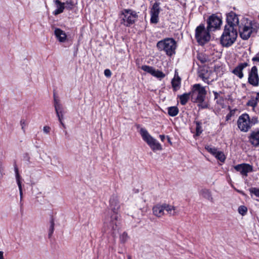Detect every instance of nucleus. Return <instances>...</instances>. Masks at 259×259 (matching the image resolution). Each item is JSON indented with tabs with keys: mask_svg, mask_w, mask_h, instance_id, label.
<instances>
[{
	"mask_svg": "<svg viewBox=\"0 0 259 259\" xmlns=\"http://www.w3.org/2000/svg\"><path fill=\"white\" fill-rule=\"evenodd\" d=\"M239 27L240 37L243 39L246 40L250 37L252 33L256 32L259 28V24L254 21L243 18L241 20V24L239 26Z\"/></svg>",
	"mask_w": 259,
	"mask_h": 259,
	"instance_id": "obj_1",
	"label": "nucleus"
},
{
	"mask_svg": "<svg viewBox=\"0 0 259 259\" xmlns=\"http://www.w3.org/2000/svg\"><path fill=\"white\" fill-rule=\"evenodd\" d=\"M237 36V28H233L230 26H225L221 37V43L224 47H230L235 42Z\"/></svg>",
	"mask_w": 259,
	"mask_h": 259,
	"instance_id": "obj_2",
	"label": "nucleus"
},
{
	"mask_svg": "<svg viewBox=\"0 0 259 259\" xmlns=\"http://www.w3.org/2000/svg\"><path fill=\"white\" fill-rule=\"evenodd\" d=\"M157 47L160 51H164L167 56H171L175 54L177 42L172 38H166L157 43Z\"/></svg>",
	"mask_w": 259,
	"mask_h": 259,
	"instance_id": "obj_3",
	"label": "nucleus"
},
{
	"mask_svg": "<svg viewBox=\"0 0 259 259\" xmlns=\"http://www.w3.org/2000/svg\"><path fill=\"white\" fill-rule=\"evenodd\" d=\"M140 133L143 139L153 151L161 150L162 146L156 139L153 138L144 128H141Z\"/></svg>",
	"mask_w": 259,
	"mask_h": 259,
	"instance_id": "obj_4",
	"label": "nucleus"
},
{
	"mask_svg": "<svg viewBox=\"0 0 259 259\" xmlns=\"http://www.w3.org/2000/svg\"><path fill=\"white\" fill-rule=\"evenodd\" d=\"M207 28L206 29L204 25H200L195 30V37L199 44L203 45L210 39V35Z\"/></svg>",
	"mask_w": 259,
	"mask_h": 259,
	"instance_id": "obj_5",
	"label": "nucleus"
},
{
	"mask_svg": "<svg viewBox=\"0 0 259 259\" xmlns=\"http://www.w3.org/2000/svg\"><path fill=\"white\" fill-rule=\"evenodd\" d=\"M119 215L117 213L113 212L111 217L106 218L104 222V228L106 231L113 233L117 230Z\"/></svg>",
	"mask_w": 259,
	"mask_h": 259,
	"instance_id": "obj_6",
	"label": "nucleus"
},
{
	"mask_svg": "<svg viewBox=\"0 0 259 259\" xmlns=\"http://www.w3.org/2000/svg\"><path fill=\"white\" fill-rule=\"evenodd\" d=\"M206 94V91L205 88L200 84H195L193 85L191 92V97L193 99L195 100V101L198 103L203 102Z\"/></svg>",
	"mask_w": 259,
	"mask_h": 259,
	"instance_id": "obj_7",
	"label": "nucleus"
},
{
	"mask_svg": "<svg viewBox=\"0 0 259 259\" xmlns=\"http://www.w3.org/2000/svg\"><path fill=\"white\" fill-rule=\"evenodd\" d=\"M122 23L126 26L134 24L138 18L136 12L131 9H124L122 11Z\"/></svg>",
	"mask_w": 259,
	"mask_h": 259,
	"instance_id": "obj_8",
	"label": "nucleus"
},
{
	"mask_svg": "<svg viewBox=\"0 0 259 259\" xmlns=\"http://www.w3.org/2000/svg\"><path fill=\"white\" fill-rule=\"evenodd\" d=\"M222 21L221 19L214 14L211 15L207 20V29L208 31H214L219 29Z\"/></svg>",
	"mask_w": 259,
	"mask_h": 259,
	"instance_id": "obj_9",
	"label": "nucleus"
},
{
	"mask_svg": "<svg viewBox=\"0 0 259 259\" xmlns=\"http://www.w3.org/2000/svg\"><path fill=\"white\" fill-rule=\"evenodd\" d=\"M237 123L239 128L243 132H247L251 125L249 115L247 114H243L239 116Z\"/></svg>",
	"mask_w": 259,
	"mask_h": 259,
	"instance_id": "obj_10",
	"label": "nucleus"
},
{
	"mask_svg": "<svg viewBox=\"0 0 259 259\" xmlns=\"http://www.w3.org/2000/svg\"><path fill=\"white\" fill-rule=\"evenodd\" d=\"M248 82L253 86L256 87L259 84V77L257 68L255 66H253L248 72Z\"/></svg>",
	"mask_w": 259,
	"mask_h": 259,
	"instance_id": "obj_11",
	"label": "nucleus"
},
{
	"mask_svg": "<svg viewBox=\"0 0 259 259\" xmlns=\"http://www.w3.org/2000/svg\"><path fill=\"white\" fill-rule=\"evenodd\" d=\"M54 107L59 122L62 126L65 127V124L63 122V119L64 118V111L61 105L59 103V101L55 98H54Z\"/></svg>",
	"mask_w": 259,
	"mask_h": 259,
	"instance_id": "obj_12",
	"label": "nucleus"
},
{
	"mask_svg": "<svg viewBox=\"0 0 259 259\" xmlns=\"http://www.w3.org/2000/svg\"><path fill=\"white\" fill-rule=\"evenodd\" d=\"M227 24L225 26H230L237 28L239 25V19L238 16L234 12H231L227 15Z\"/></svg>",
	"mask_w": 259,
	"mask_h": 259,
	"instance_id": "obj_13",
	"label": "nucleus"
},
{
	"mask_svg": "<svg viewBox=\"0 0 259 259\" xmlns=\"http://www.w3.org/2000/svg\"><path fill=\"white\" fill-rule=\"evenodd\" d=\"M160 13L159 4L155 3L150 10L151 19L152 23H157L158 22V16Z\"/></svg>",
	"mask_w": 259,
	"mask_h": 259,
	"instance_id": "obj_14",
	"label": "nucleus"
},
{
	"mask_svg": "<svg viewBox=\"0 0 259 259\" xmlns=\"http://www.w3.org/2000/svg\"><path fill=\"white\" fill-rule=\"evenodd\" d=\"M248 64L246 62L240 63L235 67L232 72L240 79H241L244 76L242 71L245 68L248 66Z\"/></svg>",
	"mask_w": 259,
	"mask_h": 259,
	"instance_id": "obj_15",
	"label": "nucleus"
},
{
	"mask_svg": "<svg viewBox=\"0 0 259 259\" xmlns=\"http://www.w3.org/2000/svg\"><path fill=\"white\" fill-rule=\"evenodd\" d=\"M235 169L239 171L242 175L247 176L248 172L252 170L251 165L247 164H239L235 166Z\"/></svg>",
	"mask_w": 259,
	"mask_h": 259,
	"instance_id": "obj_16",
	"label": "nucleus"
},
{
	"mask_svg": "<svg viewBox=\"0 0 259 259\" xmlns=\"http://www.w3.org/2000/svg\"><path fill=\"white\" fill-rule=\"evenodd\" d=\"M163 203L157 204L152 208L153 214L157 218H161L165 215Z\"/></svg>",
	"mask_w": 259,
	"mask_h": 259,
	"instance_id": "obj_17",
	"label": "nucleus"
},
{
	"mask_svg": "<svg viewBox=\"0 0 259 259\" xmlns=\"http://www.w3.org/2000/svg\"><path fill=\"white\" fill-rule=\"evenodd\" d=\"M163 208L164 211L167 212V214L170 216H175L177 214L178 211L177 207L174 205H170L168 203H163Z\"/></svg>",
	"mask_w": 259,
	"mask_h": 259,
	"instance_id": "obj_18",
	"label": "nucleus"
},
{
	"mask_svg": "<svg viewBox=\"0 0 259 259\" xmlns=\"http://www.w3.org/2000/svg\"><path fill=\"white\" fill-rule=\"evenodd\" d=\"M54 33L56 38L60 42H64L66 40L67 35L65 32L60 28H56Z\"/></svg>",
	"mask_w": 259,
	"mask_h": 259,
	"instance_id": "obj_19",
	"label": "nucleus"
},
{
	"mask_svg": "<svg viewBox=\"0 0 259 259\" xmlns=\"http://www.w3.org/2000/svg\"><path fill=\"white\" fill-rule=\"evenodd\" d=\"M54 2L57 7V9L53 13L55 15H57L62 13L65 8V3H62L59 0H54Z\"/></svg>",
	"mask_w": 259,
	"mask_h": 259,
	"instance_id": "obj_20",
	"label": "nucleus"
},
{
	"mask_svg": "<svg viewBox=\"0 0 259 259\" xmlns=\"http://www.w3.org/2000/svg\"><path fill=\"white\" fill-rule=\"evenodd\" d=\"M200 195L203 198L207 199L210 202H213V199L211 195V191L206 189H202L200 192Z\"/></svg>",
	"mask_w": 259,
	"mask_h": 259,
	"instance_id": "obj_21",
	"label": "nucleus"
},
{
	"mask_svg": "<svg viewBox=\"0 0 259 259\" xmlns=\"http://www.w3.org/2000/svg\"><path fill=\"white\" fill-rule=\"evenodd\" d=\"M180 83L181 78L178 76V73H176L174 77L171 81V84L174 90L176 91L179 89Z\"/></svg>",
	"mask_w": 259,
	"mask_h": 259,
	"instance_id": "obj_22",
	"label": "nucleus"
},
{
	"mask_svg": "<svg viewBox=\"0 0 259 259\" xmlns=\"http://www.w3.org/2000/svg\"><path fill=\"white\" fill-rule=\"evenodd\" d=\"M249 140L254 146H257L259 145V132L252 133Z\"/></svg>",
	"mask_w": 259,
	"mask_h": 259,
	"instance_id": "obj_23",
	"label": "nucleus"
},
{
	"mask_svg": "<svg viewBox=\"0 0 259 259\" xmlns=\"http://www.w3.org/2000/svg\"><path fill=\"white\" fill-rule=\"evenodd\" d=\"M191 95V93H185L180 96V103L182 105H185L188 100L189 99L190 96Z\"/></svg>",
	"mask_w": 259,
	"mask_h": 259,
	"instance_id": "obj_24",
	"label": "nucleus"
},
{
	"mask_svg": "<svg viewBox=\"0 0 259 259\" xmlns=\"http://www.w3.org/2000/svg\"><path fill=\"white\" fill-rule=\"evenodd\" d=\"M179 113V109L176 106H172L168 108V113L171 116H175Z\"/></svg>",
	"mask_w": 259,
	"mask_h": 259,
	"instance_id": "obj_25",
	"label": "nucleus"
},
{
	"mask_svg": "<svg viewBox=\"0 0 259 259\" xmlns=\"http://www.w3.org/2000/svg\"><path fill=\"white\" fill-rule=\"evenodd\" d=\"M152 75L158 78H163L165 77V74L162 72L155 69L153 70Z\"/></svg>",
	"mask_w": 259,
	"mask_h": 259,
	"instance_id": "obj_26",
	"label": "nucleus"
},
{
	"mask_svg": "<svg viewBox=\"0 0 259 259\" xmlns=\"http://www.w3.org/2000/svg\"><path fill=\"white\" fill-rule=\"evenodd\" d=\"M214 156L221 162H224L226 159L224 153L220 151H217Z\"/></svg>",
	"mask_w": 259,
	"mask_h": 259,
	"instance_id": "obj_27",
	"label": "nucleus"
},
{
	"mask_svg": "<svg viewBox=\"0 0 259 259\" xmlns=\"http://www.w3.org/2000/svg\"><path fill=\"white\" fill-rule=\"evenodd\" d=\"M141 69L144 70V71L148 72L151 75L152 74V73L153 72V70L154 68L151 66H148V65H143L141 67Z\"/></svg>",
	"mask_w": 259,
	"mask_h": 259,
	"instance_id": "obj_28",
	"label": "nucleus"
},
{
	"mask_svg": "<svg viewBox=\"0 0 259 259\" xmlns=\"http://www.w3.org/2000/svg\"><path fill=\"white\" fill-rule=\"evenodd\" d=\"M16 178L17 183L19 188V190H22L21 182L20 181V176L18 173V171L17 169L16 170Z\"/></svg>",
	"mask_w": 259,
	"mask_h": 259,
	"instance_id": "obj_29",
	"label": "nucleus"
},
{
	"mask_svg": "<svg viewBox=\"0 0 259 259\" xmlns=\"http://www.w3.org/2000/svg\"><path fill=\"white\" fill-rule=\"evenodd\" d=\"M205 149L207 150L208 152H209L214 156H215V154L218 151L217 149L215 147H211L210 146H206Z\"/></svg>",
	"mask_w": 259,
	"mask_h": 259,
	"instance_id": "obj_30",
	"label": "nucleus"
},
{
	"mask_svg": "<svg viewBox=\"0 0 259 259\" xmlns=\"http://www.w3.org/2000/svg\"><path fill=\"white\" fill-rule=\"evenodd\" d=\"M238 212L242 215H244L247 211V208L246 206L241 205L238 207Z\"/></svg>",
	"mask_w": 259,
	"mask_h": 259,
	"instance_id": "obj_31",
	"label": "nucleus"
},
{
	"mask_svg": "<svg viewBox=\"0 0 259 259\" xmlns=\"http://www.w3.org/2000/svg\"><path fill=\"white\" fill-rule=\"evenodd\" d=\"M197 58L200 61L201 63H204L207 61V57L202 54H199L197 56Z\"/></svg>",
	"mask_w": 259,
	"mask_h": 259,
	"instance_id": "obj_32",
	"label": "nucleus"
},
{
	"mask_svg": "<svg viewBox=\"0 0 259 259\" xmlns=\"http://www.w3.org/2000/svg\"><path fill=\"white\" fill-rule=\"evenodd\" d=\"M196 135L199 136L202 132V127L201 124L197 121L196 122Z\"/></svg>",
	"mask_w": 259,
	"mask_h": 259,
	"instance_id": "obj_33",
	"label": "nucleus"
},
{
	"mask_svg": "<svg viewBox=\"0 0 259 259\" xmlns=\"http://www.w3.org/2000/svg\"><path fill=\"white\" fill-rule=\"evenodd\" d=\"M64 3L65 5H66V8L69 10L72 9L74 6V3L72 0H66Z\"/></svg>",
	"mask_w": 259,
	"mask_h": 259,
	"instance_id": "obj_34",
	"label": "nucleus"
},
{
	"mask_svg": "<svg viewBox=\"0 0 259 259\" xmlns=\"http://www.w3.org/2000/svg\"><path fill=\"white\" fill-rule=\"evenodd\" d=\"M199 76L202 79V80L204 81L209 83V76L207 74H204L203 73H201V74H200Z\"/></svg>",
	"mask_w": 259,
	"mask_h": 259,
	"instance_id": "obj_35",
	"label": "nucleus"
},
{
	"mask_svg": "<svg viewBox=\"0 0 259 259\" xmlns=\"http://www.w3.org/2000/svg\"><path fill=\"white\" fill-rule=\"evenodd\" d=\"M251 193L254 194L256 196L259 197V189L251 188L249 189Z\"/></svg>",
	"mask_w": 259,
	"mask_h": 259,
	"instance_id": "obj_36",
	"label": "nucleus"
},
{
	"mask_svg": "<svg viewBox=\"0 0 259 259\" xmlns=\"http://www.w3.org/2000/svg\"><path fill=\"white\" fill-rule=\"evenodd\" d=\"M120 240L122 242H125L127 238V234L126 233H123L120 237Z\"/></svg>",
	"mask_w": 259,
	"mask_h": 259,
	"instance_id": "obj_37",
	"label": "nucleus"
},
{
	"mask_svg": "<svg viewBox=\"0 0 259 259\" xmlns=\"http://www.w3.org/2000/svg\"><path fill=\"white\" fill-rule=\"evenodd\" d=\"M26 121L24 119H21L20 121V125L21 126L22 129L24 131V128L26 126Z\"/></svg>",
	"mask_w": 259,
	"mask_h": 259,
	"instance_id": "obj_38",
	"label": "nucleus"
},
{
	"mask_svg": "<svg viewBox=\"0 0 259 259\" xmlns=\"http://www.w3.org/2000/svg\"><path fill=\"white\" fill-rule=\"evenodd\" d=\"M104 74L107 77H110L111 75V72L110 70L106 69L104 71Z\"/></svg>",
	"mask_w": 259,
	"mask_h": 259,
	"instance_id": "obj_39",
	"label": "nucleus"
},
{
	"mask_svg": "<svg viewBox=\"0 0 259 259\" xmlns=\"http://www.w3.org/2000/svg\"><path fill=\"white\" fill-rule=\"evenodd\" d=\"M50 127L49 126H45L43 128V131L46 134H48L50 132Z\"/></svg>",
	"mask_w": 259,
	"mask_h": 259,
	"instance_id": "obj_40",
	"label": "nucleus"
},
{
	"mask_svg": "<svg viewBox=\"0 0 259 259\" xmlns=\"http://www.w3.org/2000/svg\"><path fill=\"white\" fill-rule=\"evenodd\" d=\"M141 203H142L143 204H137V206H138V207H139V208H140L141 210H142V209H143V205H144V203H145V200H142H142H141Z\"/></svg>",
	"mask_w": 259,
	"mask_h": 259,
	"instance_id": "obj_41",
	"label": "nucleus"
},
{
	"mask_svg": "<svg viewBox=\"0 0 259 259\" xmlns=\"http://www.w3.org/2000/svg\"><path fill=\"white\" fill-rule=\"evenodd\" d=\"M253 61L259 62V52L256 55V56L252 58Z\"/></svg>",
	"mask_w": 259,
	"mask_h": 259,
	"instance_id": "obj_42",
	"label": "nucleus"
},
{
	"mask_svg": "<svg viewBox=\"0 0 259 259\" xmlns=\"http://www.w3.org/2000/svg\"><path fill=\"white\" fill-rule=\"evenodd\" d=\"M249 104L253 107H255L256 103L255 101H251L249 102Z\"/></svg>",
	"mask_w": 259,
	"mask_h": 259,
	"instance_id": "obj_43",
	"label": "nucleus"
},
{
	"mask_svg": "<svg viewBox=\"0 0 259 259\" xmlns=\"http://www.w3.org/2000/svg\"><path fill=\"white\" fill-rule=\"evenodd\" d=\"M19 193H20V201H21L22 200V198H23V192H22V190H19Z\"/></svg>",
	"mask_w": 259,
	"mask_h": 259,
	"instance_id": "obj_44",
	"label": "nucleus"
},
{
	"mask_svg": "<svg viewBox=\"0 0 259 259\" xmlns=\"http://www.w3.org/2000/svg\"><path fill=\"white\" fill-rule=\"evenodd\" d=\"M0 259H4V252L0 251Z\"/></svg>",
	"mask_w": 259,
	"mask_h": 259,
	"instance_id": "obj_45",
	"label": "nucleus"
},
{
	"mask_svg": "<svg viewBox=\"0 0 259 259\" xmlns=\"http://www.w3.org/2000/svg\"><path fill=\"white\" fill-rule=\"evenodd\" d=\"M159 138L162 141H163L164 140L165 137L164 135H161L159 136Z\"/></svg>",
	"mask_w": 259,
	"mask_h": 259,
	"instance_id": "obj_46",
	"label": "nucleus"
},
{
	"mask_svg": "<svg viewBox=\"0 0 259 259\" xmlns=\"http://www.w3.org/2000/svg\"><path fill=\"white\" fill-rule=\"evenodd\" d=\"M51 227H52V230L53 231V229H54V223H52Z\"/></svg>",
	"mask_w": 259,
	"mask_h": 259,
	"instance_id": "obj_47",
	"label": "nucleus"
},
{
	"mask_svg": "<svg viewBox=\"0 0 259 259\" xmlns=\"http://www.w3.org/2000/svg\"><path fill=\"white\" fill-rule=\"evenodd\" d=\"M127 259H132L131 256L130 255H128Z\"/></svg>",
	"mask_w": 259,
	"mask_h": 259,
	"instance_id": "obj_48",
	"label": "nucleus"
},
{
	"mask_svg": "<svg viewBox=\"0 0 259 259\" xmlns=\"http://www.w3.org/2000/svg\"><path fill=\"white\" fill-rule=\"evenodd\" d=\"M257 96L258 98H259V93H257Z\"/></svg>",
	"mask_w": 259,
	"mask_h": 259,
	"instance_id": "obj_49",
	"label": "nucleus"
},
{
	"mask_svg": "<svg viewBox=\"0 0 259 259\" xmlns=\"http://www.w3.org/2000/svg\"><path fill=\"white\" fill-rule=\"evenodd\" d=\"M167 138H168V142H170V139H169V138L168 137H167Z\"/></svg>",
	"mask_w": 259,
	"mask_h": 259,
	"instance_id": "obj_50",
	"label": "nucleus"
}]
</instances>
